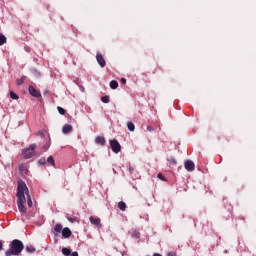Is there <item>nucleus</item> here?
<instances>
[{
    "mask_svg": "<svg viewBox=\"0 0 256 256\" xmlns=\"http://www.w3.org/2000/svg\"><path fill=\"white\" fill-rule=\"evenodd\" d=\"M27 253H35L36 249L33 246H26Z\"/></svg>",
    "mask_w": 256,
    "mask_h": 256,
    "instance_id": "19",
    "label": "nucleus"
},
{
    "mask_svg": "<svg viewBox=\"0 0 256 256\" xmlns=\"http://www.w3.org/2000/svg\"><path fill=\"white\" fill-rule=\"evenodd\" d=\"M71 131H73V126L69 125V124H65L63 126L62 132L67 135V133H71Z\"/></svg>",
    "mask_w": 256,
    "mask_h": 256,
    "instance_id": "11",
    "label": "nucleus"
},
{
    "mask_svg": "<svg viewBox=\"0 0 256 256\" xmlns=\"http://www.w3.org/2000/svg\"><path fill=\"white\" fill-rule=\"evenodd\" d=\"M158 179H160L161 181H166L165 176L162 173L158 174Z\"/></svg>",
    "mask_w": 256,
    "mask_h": 256,
    "instance_id": "28",
    "label": "nucleus"
},
{
    "mask_svg": "<svg viewBox=\"0 0 256 256\" xmlns=\"http://www.w3.org/2000/svg\"><path fill=\"white\" fill-rule=\"evenodd\" d=\"M118 209H120V211H125L127 209V204L123 201H120L118 203Z\"/></svg>",
    "mask_w": 256,
    "mask_h": 256,
    "instance_id": "12",
    "label": "nucleus"
},
{
    "mask_svg": "<svg viewBox=\"0 0 256 256\" xmlns=\"http://www.w3.org/2000/svg\"><path fill=\"white\" fill-rule=\"evenodd\" d=\"M120 83H122V85H125V83H127V79L121 78Z\"/></svg>",
    "mask_w": 256,
    "mask_h": 256,
    "instance_id": "29",
    "label": "nucleus"
},
{
    "mask_svg": "<svg viewBox=\"0 0 256 256\" xmlns=\"http://www.w3.org/2000/svg\"><path fill=\"white\" fill-rule=\"evenodd\" d=\"M73 233L71 232V229L69 228H63L62 229V237H64L65 239H69V237H71Z\"/></svg>",
    "mask_w": 256,
    "mask_h": 256,
    "instance_id": "9",
    "label": "nucleus"
},
{
    "mask_svg": "<svg viewBox=\"0 0 256 256\" xmlns=\"http://www.w3.org/2000/svg\"><path fill=\"white\" fill-rule=\"evenodd\" d=\"M5 43H7V37H5V35L0 33V46L5 45Z\"/></svg>",
    "mask_w": 256,
    "mask_h": 256,
    "instance_id": "13",
    "label": "nucleus"
},
{
    "mask_svg": "<svg viewBox=\"0 0 256 256\" xmlns=\"http://www.w3.org/2000/svg\"><path fill=\"white\" fill-rule=\"evenodd\" d=\"M110 87H111L112 89H117V87H119V82H117V80H112V81L110 82Z\"/></svg>",
    "mask_w": 256,
    "mask_h": 256,
    "instance_id": "15",
    "label": "nucleus"
},
{
    "mask_svg": "<svg viewBox=\"0 0 256 256\" xmlns=\"http://www.w3.org/2000/svg\"><path fill=\"white\" fill-rule=\"evenodd\" d=\"M37 148V144H31L29 148L22 150V155L26 159H31V157L35 156V149Z\"/></svg>",
    "mask_w": 256,
    "mask_h": 256,
    "instance_id": "3",
    "label": "nucleus"
},
{
    "mask_svg": "<svg viewBox=\"0 0 256 256\" xmlns=\"http://www.w3.org/2000/svg\"><path fill=\"white\" fill-rule=\"evenodd\" d=\"M70 255H71V256H79V253H77V252H72V253H70Z\"/></svg>",
    "mask_w": 256,
    "mask_h": 256,
    "instance_id": "32",
    "label": "nucleus"
},
{
    "mask_svg": "<svg viewBox=\"0 0 256 256\" xmlns=\"http://www.w3.org/2000/svg\"><path fill=\"white\" fill-rule=\"evenodd\" d=\"M133 171H135V169H134L133 167H129V172H130L131 174H133Z\"/></svg>",
    "mask_w": 256,
    "mask_h": 256,
    "instance_id": "33",
    "label": "nucleus"
},
{
    "mask_svg": "<svg viewBox=\"0 0 256 256\" xmlns=\"http://www.w3.org/2000/svg\"><path fill=\"white\" fill-rule=\"evenodd\" d=\"M25 83V77H22L21 79L16 80V85L21 86Z\"/></svg>",
    "mask_w": 256,
    "mask_h": 256,
    "instance_id": "22",
    "label": "nucleus"
},
{
    "mask_svg": "<svg viewBox=\"0 0 256 256\" xmlns=\"http://www.w3.org/2000/svg\"><path fill=\"white\" fill-rule=\"evenodd\" d=\"M153 256H162V255L159 253H155Z\"/></svg>",
    "mask_w": 256,
    "mask_h": 256,
    "instance_id": "34",
    "label": "nucleus"
},
{
    "mask_svg": "<svg viewBox=\"0 0 256 256\" xmlns=\"http://www.w3.org/2000/svg\"><path fill=\"white\" fill-rule=\"evenodd\" d=\"M0 251H3V241L0 240Z\"/></svg>",
    "mask_w": 256,
    "mask_h": 256,
    "instance_id": "31",
    "label": "nucleus"
},
{
    "mask_svg": "<svg viewBox=\"0 0 256 256\" xmlns=\"http://www.w3.org/2000/svg\"><path fill=\"white\" fill-rule=\"evenodd\" d=\"M95 142L98 145H102V147H104V145L107 143V141L105 140V137H103V136L96 137Z\"/></svg>",
    "mask_w": 256,
    "mask_h": 256,
    "instance_id": "10",
    "label": "nucleus"
},
{
    "mask_svg": "<svg viewBox=\"0 0 256 256\" xmlns=\"http://www.w3.org/2000/svg\"><path fill=\"white\" fill-rule=\"evenodd\" d=\"M16 197H18L17 205L22 215L27 213V208H25L26 203L28 207H33V200H31V195H29V188H27V184L23 180L18 181Z\"/></svg>",
    "mask_w": 256,
    "mask_h": 256,
    "instance_id": "1",
    "label": "nucleus"
},
{
    "mask_svg": "<svg viewBox=\"0 0 256 256\" xmlns=\"http://www.w3.org/2000/svg\"><path fill=\"white\" fill-rule=\"evenodd\" d=\"M127 127L130 131H135V124H133V122H128Z\"/></svg>",
    "mask_w": 256,
    "mask_h": 256,
    "instance_id": "18",
    "label": "nucleus"
},
{
    "mask_svg": "<svg viewBox=\"0 0 256 256\" xmlns=\"http://www.w3.org/2000/svg\"><path fill=\"white\" fill-rule=\"evenodd\" d=\"M110 147L113 153H119L121 151V144H119L117 139L110 140Z\"/></svg>",
    "mask_w": 256,
    "mask_h": 256,
    "instance_id": "4",
    "label": "nucleus"
},
{
    "mask_svg": "<svg viewBox=\"0 0 256 256\" xmlns=\"http://www.w3.org/2000/svg\"><path fill=\"white\" fill-rule=\"evenodd\" d=\"M170 165H177V160L175 159V157L171 156L169 159H168Z\"/></svg>",
    "mask_w": 256,
    "mask_h": 256,
    "instance_id": "21",
    "label": "nucleus"
},
{
    "mask_svg": "<svg viewBox=\"0 0 256 256\" xmlns=\"http://www.w3.org/2000/svg\"><path fill=\"white\" fill-rule=\"evenodd\" d=\"M96 60H97V63L100 65V67H102V68L106 67L107 62L105 61V58L103 57V54L98 52L96 54Z\"/></svg>",
    "mask_w": 256,
    "mask_h": 256,
    "instance_id": "5",
    "label": "nucleus"
},
{
    "mask_svg": "<svg viewBox=\"0 0 256 256\" xmlns=\"http://www.w3.org/2000/svg\"><path fill=\"white\" fill-rule=\"evenodd\" d=\"M19 171H20V173H27V168H25V165L20 164Z\"/></svg>",
    "mask_w": 256,
    "mask_h": 256,
    "instance_id": "24",
    "label": "nucleus"
},
{
    "mask_svg": "<svg viewBox=\"0 0 256 256\" xmlns=\"http://www.w3.org/2000/svg\"><path fill=\"white\" fill-rule=\"evenodd\" d=\"M57 111L60 113V115H65V113H67V111L61 106L57 107Z\"/></svg>",
    "mask_w": 256,
    "mask_h": 256,
    "instance_id": "23",
    "label": "nucleus"
},
{
    "mask_svg": "<svg viewBox=\"0 0 256 256\" xmlns=\"http://www.w3.org/2000/svg\"><path fill=\"white\" fill-rule=\"evenodd\" d=\"M101 101H102V103H109V96H103L102 98H101Z\"/></svg>",
    "mask_w": 256,
    "mask_h": 256,
    "instance_id": "27",
    "label": "nucleus"
},
{
    "mask_svg": "<svg viewBox=\"0 0 256 256\" xmlns=\"http://www.w3.org/2000/svg\"><path fill=\"white\" fill-rule=\"evenodd\" d=\"M54 231H55L56 233H61V231H63V226H62L61 224H56V225L54 226Z\"/></svg>",
    "mask_w": 256,
    "mask_h": 256,
    "instance_id": "14",
    "label": "nucleus"
},
{
    "mask_svg": "<svg viewBox=\"0 0 256 256\" xmlns=\"http://www.w3.org/2000/svg\"><path fill=\"white\" fill-rule=\"evenodd\" d=\"M28 91L30 95H32V97H41V93L37 91V89H35V87L33 86H29Z\"/></svg>",
    "mask_w": 256,
    "mask_h": 256,
    "instance_id": "8",
    "label": "nucleus"
},
{
    "mask_svg": "<svg viewBox=\"0 0 256 256\" xmlns=\"http://www.w3.org/2000/svg\"><path fill=\"white\" fill-rule=\"evenodd\" d=\"M49 147H51V143L46 142L45 145H44V147H42V149H43V151L45 152V151H48V150H49Z\"/></svg>",
    "mask_w": 256,
    "mask_h": 256,
    "instance_id": "26",
    "label": "nucleus"
},
{
    "mask_svg": "<svg viewBox=\"0 0 256 256\" xmlns=\"http://www.w3.org/2000/svg\"><path fill=\"white\" fill-rule=\"evenodd\" d=\"M23 249H25V245L23 244V242L19 239H14L10 242L9 249L6 250L5 256L21 255Z\"/></svg>",
    "mask_w": 256,
    "mask_h": 256,
    "instance_id": "2",
    "label": "nucleus"
},
{
    "mask_svg": "<svg viewBox=\"0 0 256 256\" xmlns=\"http://www.w3.org/2000/svg\"><path fill=\"white\" fill-rule=\"evenodd\" d=\"M184 167L186 169V171H195V163L192 160H186L184 162Z\"/></svg>",
    "mask_w": 256,
    "mask_h": 256,
    "instance_id": "6",
    "label": "nucleus"
},
{
    "mask_svg": "<svg viewBox=\"0 0 256 256\" xmlns=\"http://www.w3.org/2000/svg\"><path fill=\"white\" fill-rule=\"evenodd\" d=\"M89 221L92 225H95L96 227H102L101 225V219L100 218H95L93 216L89 217Z\"/></svg>",
    "mask_w": 256,
    "mask_h": 256,
    "instance_id": "7",
    "label": "nucleus"
},
{
    "mask_svg": "<svg viewBox=\"0 0 256 256\" xmlns=\"http://www.w3.org/2000/svg\"><path fill=\"white\" fill-rule=\"evenodd\" d=\"M47 163H49V165H51L52 167H55V159H53V156H49L47 158Z\"/></svg>",
    "mask_w": 256,
    "mask_h": 256,
    "instance_id": "16",
    "label": "nucleus"
},
{
    "mask_svg": "<svg viewBox=\"0 0 256 256\" xmlns=\"http://www.w3.org/2000/svg\"><path fill=\"white\" fill-rule=\"evenodd\" d=\"M147 131H149V133L153 132V127L152 126H147Z\"/></svg>",
    "mask_w": 256,
    "mask_h": 256,
    "instance_id": "30",
    "label": "nucleus"
},
{
    "mask_svg": "<svg viewBox=\"0 0 256 256\" xmlns=\"http://www.w3.org/2000/svg\"><path fill=\"white\" fill-rule=\"evenodd\" d=\"M67 220L70 223H79V219H77V217H67Z\"/></svg>",
    "mask_w": 256,
    "mask_h": 256,
    "instance_id": "17",
    "label": "nucleus"
},
{
    "mask_svg": "<svg viewBox=\"0 0 256 256\" xmlns=\"http://www.w3.org/2000/svg\"><path fill=\"white\" fill-rule=\"evenodd\" d=\"M10 97L11 99L17 100L19 99V95H17L15 92L11 91L10 92Z\"/></svg>",
    "mask_w": 256,
    "mask_h": 256,
    "instance_id": "25",
    "label": "nucleus"
},
{
    "mask_svg": "<svg viewBox=\"0 0 256 256\" xmlns=\"http://www.w3.org/2000/svg\"><path fill=\"white\" fill-rule=\"evenodd\" d=\"M62 253L65 256H69V255H71V250L69 248H63Z\"/></svg>",
    "mask_w": 256,
    "mask_h": 256,
    "instance_id": "20",
    "label": "nucleus"
}]
</instances>
